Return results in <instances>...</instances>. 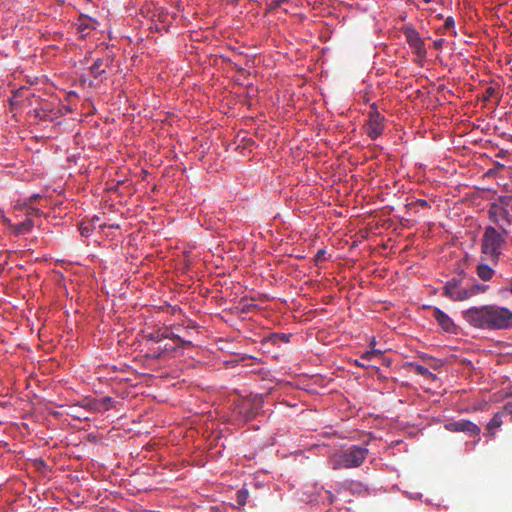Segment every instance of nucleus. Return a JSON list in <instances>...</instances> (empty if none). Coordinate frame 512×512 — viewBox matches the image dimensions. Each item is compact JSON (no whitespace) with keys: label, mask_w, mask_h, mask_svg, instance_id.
Masks as SVG:
<instances>
[{"label":"nucleus","mask_w":512,"mask_h":512,"mask_svg":"<svg viewBox=\"0 0 512 512\" xmlns=\"http://www.w3.org/2000/svg\"><path fill=\"white\" fill-rule=\"evenodd\" d=\"M494 173H495V169L490 168V169H488V170L483 174V176H485V177H491V176H493V175H494Z\"/></svg>","instance_id":"obj_26"},{"label":"nucleus","mask_w":512,"mask_h":512,"mask_svg":"<svg viewBox=\"0 0 512 512\" xmlns=\"http://www.w3.org/2000/svg\"><path fill=\"white\" fill-rule=\"evenodd\" d=\"M381 352L378 351V350H370V351H366L365 353H363L361 355V359L363 360H367V361H370L372 360L375 356L379 355Z\"/></svg>","instance_id":"obj_19"},{"label":"nucleus","mask_w":512,"mask_h":512,"mask_svg":"<svg viewBox=\"0 0 512 512\" xmlns=\"http://www.w3.org/2000/svg\"><path fill=\"white\" fill-rule=\"evenodd\" d=\"M415 371L419 374V375H422L426 378H431V379H434L435 378V375L429 371L428 368H426L425 366H422V365H417L415 367Z\"/></svg>","instance_id":"obj_17"},{"label":"nucleus","mask_w":512,"mask_h":512,"mask_svg":"<svg viewBox=\"0 0 512 512\" xmlns=\"http://www.w3.org/2000/svg\"><path fill=\"white\" fill-rule=\"evenodd\" d=\"M249 492L246 489H240L236 493V501L239 506H244L247 503Z\"/></svg>","instance_id":"obj_15"},{"label":"nucleus","mask_w":512,"mask_h":512,"mask_svg":"<svg viewBox=\"0 0 512 512\" xmlns=\"http://www.w3.org/2000/svg\"><path fill=\"white\" fill-rule=\"evenodd\" d=\"M98 220H99V218H98L97 216H95V217H93V218H92V222H93V223H94V222H97Z\"/></svg>","instance_id":"obj_33"},{"label":"nucleus","mask_w":512,"mask_h":512,"mask_svg":"<svg viewBox=\"0 0 512 512\" xmlns=\"http://www.w3.org/2000/svg\"><path fill=\"white\" fill-rule=\"evenodd\" d=\"M356 364H357L358 366H361V367H364V366H365V365H364V363H362V361H356Z\"/></svg>","instance_id":"obj_32"},{"label":"nucleus","mask_w":512,"mask_h":512,"mask_svg":"<svg viewBox=\"0 0 512 512\" xmlns=\"http://www.w3.org/2000/svg\"><path fill=\"white\" fill-rule=\"evenodd\" d=\"M500 413H503V416L512 414V403L505 404L503 410L500 411Z\"/></svg>","instance_id":"obj_21"},{"label":"nucleus","mask_w":512,"mask_h":512,"mask_svg":"<svg viewBox=\"0 0 512 512\" xmlns=\"http://www.w3.org/2000/svg\"><path fill=\"white\" fill-rule=\"evenodd\" d=\"M404 35L408 44L414 49L415 53L419 56H425L426 51L424 48V42L419 33L414 28L407 27L404 29Z\"/></svg>","instance_id":"obj_7"},{"label":"nucleus","mask_w":512,"mask_h":512,"mask_svg":"<svg viewBox=\"0 0 512 512\" xmlns=\"http://www.w3.org/2000/svg\"><path fill=\"white\" fill-rule=\"evenodd\" d=\"M14 234L19 236L30 232L33 227V221L30 218L25 219L23 222L13 225Z\"/></svg>","instance_id":"obj_13"},{"label":"nucleus","mask_w":512,"mask_h":512,"mask_svg":"<svg viewBox=\"0 0 512 512\" xmlns=\"http://www.w3.org/2000/svg\"><path fill=\"white\" fill-rule=\"evenodd\" d=\"M432 316L435 318L439 326L446 332H454L455 331V325L452 321V319L444 313L439 308H434L432 312Z\"/></svg>","instance_id":"obj_9"},{"label":"nucleus","mask_w":512,"mask_h":512,"mask_svg":"<svg viewBox=\"0 0 512 512\" xmlns=\"http://www.w3.org/2000/svg\"><path fill=\"white\" fill-rule=\"evenodd\" d=\"M329 503H333L335 501V496L331 492H327Z\"/></svg>","instance_id":"obj_27"},{"label":"nucleus","mask_w":512,"mask_h":512,"mask_svg":"<svg viewBox=\"0 0 512 512\" xmlns=\"http://www.w3.org/2000/svg\"><path fill=\"white\" fill-rule=\"evenodd\" d=\"M1 218H2V220H3V222H4L5 224L11 225V222H10V220H9L8 218H6V217H5V216H3V215L1 216Z\"/></svg>","instance_id":"obj_28"},{"label":"nucleus","mask_w":512,"mask_h":512,"mask_svg":"<svg viewBox=\"0 0 512 512\" xmlns=\"http://www.w3.org/2000/svg\"><path fill=\"white\" fill-rule=\"evenodd\" d=\"M162 334H163V332H157L155 334H151L150 338H151V340H153L155 342H159L165 338V337H162Z\"/></svg>","instance_id":"obj_24"},{"label":"nucleus","mask_w":512,"mask_h":512,"mask_svg":"<svg viewBox=\"0 0 512 512\" xmlns=\"http://www.w3.org/2000/svg\"><path fill=\"white\" fill-rule=\"evenodd\" d=\"M494 275V270L485 264H482V281L490 280Z\"/></svg>","instance_id":"obj_18"},{"label":"nucleus","mask_w":512,"mask_h":512,"mask_svg":"<svg viewBox=\"0 0 512 512\" xmlns=\"http://www.w3.org/2000/svg\"><path fill=\"white\" fill-rule=\"evenodd\" d=\"M486 288H487L486 286L482 285V287H481L482 293H484L486 291Z\"/></svg>","instance_id":"obj_34"},{"label":"nucleus","mask_w":512,"mask_h":512,"mask_svg":"<svg viewBox=\"0 0 512 512\" xmlns=\"http://www.w3.org/2000/svg\"><path fill=\"white\" fill-rule=\"evenodd\" d=\"M162 337L177 340L180 342V344L182 346H190L191 345L190 341L183 340L182 338H180L178 335L174 334L173 332H168V331L163 332Z\"/></svg>","instance_id":"obj_16"},{"label":"nucleus","mask_w":512,"mask_h":512,"mask_svg":"<svg viewBox=\"0 0 512 512\" xmlns=\"http://www.w3.org/2000/svg\"><path fill=\"white\" fill-rule=\"evenodd\" d=\"M88 406H89L91 409L93 408L92 403H88Z\"/></svg>","instance_id":"obj_36"},{"label":"nucleus","mask_w":512,"mask_h":512,"mask_svg":"<svg viewBox=\"0 0 512 512\" xmlns=\"http://www.w3.org/2000/svg\"><path fill=\"white\" fill-rule=\"evenodd\" d=\"M96 22L91 18H81L79 20L78 31L81 37H85L92 29H95Z\"/></svg>","instance_id":"obj_11"},{"label":"nucleus","mask_w":512,"mask_h":512,"mask_svg":"<svg viewBox=\"0 0 512 512\" xmlns=\"http://www.w3.org/2000/svg\"><path fill=\"white\" fill-rule=\"evenodd\" d=\"M80 232H81L82 236H86L87 237V236L90 235L91 229L88 226L81 225L80 226Z\"/></svg>","instance_id":"obj_25"},{"label":"nucleus","mask_w":512,"mask_h":512,"mask_svg":"<svg viewBox=\"0 0 512 512\" xmlns=\"http://www.w3.org/2000/svg\"><path fill=\"white\" fill-rule=\"evenodd\" d=\"M464 318L467 322L475 327H480V310L478 308H471L464 312Z\"/></svg>","instance_id":"obj_12"},{"label":"nucleus","mask_w":512,"mask_h":512,"mask_svg":"<svg viewBox=\"0 0 512 512\" xmlns=\"http://www.w3.org/2000/svg\"><path fill=\"white\" fill-rule=\"evenodd\" d=\"M447 428L450 431H459V432H465L469 435H477L479 432V427L472 423L469 420L461 419L452 423H449L447 425Z\"/></svg>","instance_id":"obj_8"},{"label":"nucleus","mask_w":512,"mask_h":512,"mask_svg":"<svg viewBox=\"0 0 512 512\" xmlns=\"http://www.w3.org/2000/svg\"><path fill=\"white\" fill-rule=\"evenodd\" d=\"M367 454L366 448L353 445L333 454L329 459V464L333 470L356 468L362 465Z\"/></svg>","instance_id":"obj_2"},{"label":"nucleus","mask_w":512,"mask_h":512,"mask_svg":"<svg viewBox=\"0 0 512 512\" xmlns=\"http://www.w3.org/2000/svg\"><path fill=\"white\" fill-rule=\"evenodd\" d=\"M102 66H103V60L98 58L94 63L93 65L90 67V72H91V75L94 77V78H98L99 76H101L102 74L105 73V70L102 69Z\"/></svg>","instance_id":"obj_14"},{"label":"nucleus","mask_w":512,"mask_h":512,"mask_svg":"<svg viewBox=\"0 0 512 512\" xmlns=\"http://www.w3.org/2000/svg\"><path fill=\"white\" fill-rule=\"evenodd\" d=\"M510 291L512 292V284H511V288H510Z\"/></svg>","instance_id":"obj_37"},{"label":"nucleus","mask_w":512,"mask_h":512,"mask_svg":"<svg viewBox=\"0 0 512 512\" xmlns=\"http://www.w3.org/2000/svg\"><path fill=\"white\" fill-rule=\"evenodd\" d=\"M500 98V84L491 79H482V104L488 103L491 107H494L498 104Z\"/></svg>","instance_id":"obj_6"},{"label":"nucleus","mask_w":512,"mask_h":512,"mask_svg":"<svg viewBox=\"0 0 512 512\" xmlns=\"http://www.w3.org/2000/svg\"><path fill=\"white\" fill-rule=\"evenodd\" d=\"M356 364H357L358 366H361V367H364V366H365V365H364V363H362V361H356Z\"/></svg>","instance_id":"obj_31"},{"label":"nucleus","mask_w":512,"mask_h":512,"mask_svg":"<svg viewBox=\"0 0 512 512\" xmlns=\"http://www.w3.org/2000/svg\"><path fill=\"white\" fill-rule=\"evenodd\" d=\"M426 204H427V203H426V201H425V200H423V201L421 202V205H422V206H425Z\"/></svg>","instance_id":"obj_35"},{"label":"nucleus","mask_w":512,"mask_h":512,"mask_svg":"<svg viewBox=\"0 0 512 512\" xmlns=\"http://www.w3.org/2000/svg\"><path fill=\"white\" fill-rule=\"evenodd\" d=\"M288 0H273L270 4L271 9H276L280 7L282 4L286 3Z\"/></svg>","instance_id":"obj_22"},{"label":"nucleus","mask_w":512,"mask_h":512,"mask_svg":"<svg viewBox=\"0 0 512 512\" xmlns=\"http://www.w3.org/2000/svg\"><path fill=\"white\" fill-rule=\"evenodd\" d=\"M443 28L445 30H450V29H453L454 28V20L452 17H448L445 22H444V25H443Z\"/></svg>","instance_id":"obj_20"},{"label":"nucleus","mask_w":512,"mask_h":512,"mask_svg":"<svg viewBox=\"0 0 512 512\" xmlns=\"http://www.w3.org/2000/svg\"><path fill=\"white\" fill-rule=\"evenodd\" d=\"M445 42H446L445 39L439 38L433 42V46L435 49H441L443 47V45L445 44Z\"/></svg>","instance_id":"obj_23"},{"label":"nucleus","mask_w":512,"mask_h":512,"mask_svg":"<svg viewBox=\"0 0 512 512\" xmlns=\"http://www.w3.org/2000/svg\"><path fill=\"white\" fill-rule=\"evenodd\" d=\"M503 413L497 412L493 418L486 425V434L489 437H493L495 430L502 425Z\"/></svg>","instance_id":"obj_10"},{"label":"nucleus","mask_w":512,"mask_h":512,"mask_svg":"<svg viewBox=\"0 0 512 512\" xmlns=\"http://www.w3.org/2000/svg\"><path fill=\"white\" fill-rule=\"evenodd\" d=\"M475 270H476L477 275L480 276V263L476 265Z\"/></svg>","instance_id":"obj_29"},{"label":"nucleus","mask_w":512,"mask_h":512,"mask_svg":"<svg viewBox=\"0 0 512 512\" xmlns=\"http://www.w3.org/2000/svg\"><path fill=\"white\" fill-rule=\"evenodd\" d=\"M506 396L512 397V386L509 387L508 391L506 392Z\"/></svg>","instance_id":"obj_30"},{"label":"nucleus","mask_w":512,"mask_h":512,"mask_svg":"<svg viewBox=\"0 0 512 512\" xmlns=\"http://www.w3.org/2000/svg\"><path fill=\"white\" fill-rule=\"evenodd\" d=\"M384 120V116L378 111L375 105H372L366 124V132L371 139L375 140L383 133Z\"/></svg>","instance_id":"obj_5"},{"label":"nucleus","mask_w":512,"mask_h":512,"mask_svg":"<svg viewBox=\"0 0 512 512\" xmlns=\"http://www.w3.org/2000/svg\"><path fill=\"white\" fill-rule=\"evenodd\" d=\"M499 202H492L488 209V218L491 222L485 229L482 237V253L489 254L496 263L502 254L505 238L509 234L511 219L503 206L502 198Z\"/></svg>","instance_id":"obj_1"},{"label":"nucleus","mask_w":512,"mask_h":512,"mask_svg":"<svg viewBox=\"0 0 512 512\" xmlns=\"http://www.w3.org/2000/svg\"><path fill=\"white\" fill-rule=\"evenodd\" d=\"M495 329L512 327V312L504 307L482 306V326Z\"/></svg>","instance_id":"obj_4"},{"label":"nucleus","mask_w":512,"mask_h":512,"mask_svg":"<svg viewBox=\"0 0 512 512\" xmlns=\"http://www.w3.org/2000/svg\"><path fill=\"white\" fill-rule=\"evenodd\" d=\"M480 292V285L473 282L470 283L469 279L453 278L444 286V295L454 301H463L478 295Z\"/></svg>","instance_id":"obj_3"}]
</instances>
